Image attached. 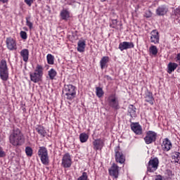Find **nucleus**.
I'll return each instance as SVG.
<instances>
[{"label": "nucleus", "mask_w": 180, "mask_h": 180, "mask_svg": "<svg viewBox=\"0 0 180 180\" xmlns=\"http://www.w3.org/2000/svg\"><path fill=\"white\" fill-rule=\"evenodd\" d=\"M157 141V133L154 131H148L146 136L144 137V141L146 144H153Z\"/></svg>", "instance_id": "7"}, {"label": "nucleus", "mask_w": 180, "mask_h": 180, "mask_svg": "<svg viewBox=\"0 0 180 180\" xmlns=\"http://www.w3.org/2000/svg\"><path fill=\"white\" fill-rule=\"evenodd\" d=\"M22 110H23V112H25V110H26V108H22Z\"/></svg>", "instance_id": "47"}, {"label": "nucleus", "mask_w": 180, "mask_h": 180, "mask_svg": "<svg viewBox=\"0 0 180 180\" xmlns=\"http://www.w3.org/2000/svg\"><path fill=\"white\" fill-rule=\"evenodd\" d=\"M8 140L10 144H12L13 147H20L25 144V135H23L22 130L15 127L10 132Z\"/></svg>", "instance_id": "1"}, {"label": "nucleus", "mask_w": 180, "mask_h": 180, "mask_svg": "<svg viewBox=\"0 0 180 180\" xmlns=\"http://www.w3.org/2000/svg\"><path fill=\"white\" fill-rule=\"evenodd\" d=\"M108 103L110 108H113V109H120V105H119V100L117 97H116V94H111L108 98Z\"/></svg>", "instance_id": "8"}, {"label": "nucleus", "mask_w": 180, "mask_h": 180, "mask_svg": "<svg viewBox=\"0 0 180 180\" xmlns=\"http://www.w3.org/2000/svg\"><path fill=\"white\" fill-rule=\"evenodd\" d=\"M20 37H21V39H22V40H26V39H27V33H26V32L21 31L20 32Z\"/></svg>", "instance_id": "36"}, {"label": "nucleus", "mask_w": 180, "mask_h": 180, "mask_svg": "<svg viewBox=\"0 0 180 180\" xmlns=\"http://www.w3.org/2000/svg\"><path fill=\"white\" fill-rule=\"evenodd\" d=\"M86 46V44H85V41H79L77 43V51H79V53H84Z\"/></svg>", "instance_id": "24"}, {"label": "nucleus", "mask_w": 180, "mask_h": 180, "mask_svg": "<svg viewBox=\"0 0 180 180\" xmlns=\"http://www.w3.org/2000/svg\"><path fill=\"white\" fill-rule=\"evenodd\" d=\"M176 63H180V53H179L176 55Z\"/></svg>", "instance_id": "41"}, {"label": "nucleus", "mask_w": 180, "mask_h": 180, "mask_svg": "<svg viewBox=\"0 0 180 180\" xmlns=\"http://www.w3.org/2000/svg\"><path fill=\"white\" fill-rule=\"evenodd\" d=\"M63 94L65 99L68 101H72L77 96V87L72 84H65Z\"/></svg>", "instance_id": "3"}, {"label": "nucleus", "mask_w": 180, "mask_h": 180, "mask_svg": "<svg viewBox=\"0 0 180 180\" xmlns=\"http://www.w3.org/2000/svg\"><path fill=\"white\" fill-rule=\"evenodd\" d=\"M77 180H88V173L84 172Z\"/></svg>", "instance_id": "35"}, {"label": "nucleus", "mask_w": 180, "mask_h": 180, "mask_svg": "<svg viewBox=\"0 0 180 180\" xmlns=\"http://www.w3.org/2000/svg\"><path fill=\"white\" fill-rule=\"evenodd\" d=\"M128 113L131 117H137V113L136 112V107L133 105H130L128 108Z\"/></svg>", "instance_id": "25"}, {"label": "nucleus", "mask_w": 180, "mask_h": 180, "mask_svg": "<svg viewBox=\"0 0 180 180\" xmlns=\"http://www.w3.org/2000/svg\"><path fill=\"white\" fill-rule=\"evenodd\" d=\"M48 75L50 79H54V78L57 77V71H56V70L52 68L48 72Z\"/></svg>", "instance_id": "29"}, {"label": "nucleus", "mask_w": 180, "mask_h": 180, "mask_svg": "<svg viewBox=\"0 0 180 180\" xmlns=\"http://www.w3.org/2000/svg\"><path fill=\"white\" fill-rule=\"evenodd\" d=\"M43 66L41 65H37V67L34 72H30V78L32 82L34 84H37V82H40L41 79H43Z\"/></svg>", "instance_id": "2"}, {"label": "nucleus", "mask_w": 180, "mask_h": 180, "mask_svg": "<svg viewBox=\"0 0 180 180\" xmlns=\"http://www.w3.org/2000/svg\"><path fill=\"white\" fill-rule=\"evenodd\" d=\"M106 0H101V2H105Z\"/></svg>", "instance_id": "46"}, {"label": "nucleus", "mask_w": 180, "mask_h": 180, "mask_svg": "<svg viewBox=\"0 0 180 180\" xmlns=\"http://www.w3.org/2000/svg\"><path fill=\"white\" fill-rule=\"evenodd\" d=\"M174 15H175V16H177V18H179V16H180V9H179V8H176L174 11Z\"/></svg>", "instance_id": "40"}, {"label": "nucleus", "mask_w": 180, "mask_h": 180, "mask_svg": "<svg viewBox=\"0 0 180 180\" xmlns=\"http://www.w3.org/2000/svg\"><path fill=\"white\" fill-rule=\"evenodd\" d=\"M155 180H163V179H162V176H161V175H158V176H156V178H155Z\"/></svg>", "instance_id": "42"}, {"label": "nucleus", "mask_w": 180, "mask_h": 180, "mask_svg": "<svg viewBox=\"0 0 180 180\" xmlns=\"http://www.w3.org/2000/svg\"><path fill=\"white\" fill-rule=\"evenodd\" d=\"M118 49L120 51L128 50L129 49H134V44L133 42L123 41L120 43Z\"/></svg>", "instance_id": "16"}, {"label": "nucleus", "mask_w": 180, "mask_h": 180, "mask_svg": "<svg viewBox=\"0 0 180 180\" xmlns=\"http://www.w3.org/2000/svg\"><path fill=\"white\" fill-rule=\"evenodd\" d=\"M169 11V8L168 6L163 4L161 6H159L156 9V15L158 16H165L168 13Z\"/></svg>", "instance_id": "13"}, {"label": "nucleus", "mask_w": 180, "mask_h": 180, "mask_svg": "<svg viewBox=\"0 0 180 180\" xmlns=\"http://www.w3.org/2000/svg\"><path fill=\"white\" fill-rule=\"evenodd\" d=\"M178 68V63L170 62L167 65V72L168 74H172L176 69Z\"/></svg>", "instance_id": "21"}, {"label": "nucleus", "mask_w": 180, "mask_h": 180, "mask_svg": "<svg viewBox=\"0 0 180 180\" xmlns=\"http://www.w3.org/2000/svg\"><path fill=\"white\" fill-rule=\"evenodd\" d=\"M103 94L105 93L103 92V89H102V88L101 87L96 88V96H98V98H102L103 96Z\"/></svg>", "instance_id": "32"}, {"label": "nucleus", "mask_w": 180, "mask_h": 180, "mask_svg": "<svg viewBox=\"0 0 180 180\" xmlns=\"http://www.w3.org/2000/svg\"><path fill=\"white\" fill-rule=\"evenodd\" d=\"M25 153L27 157H32L33 155V149L30 146L25 148Z\"/></svg>", "instance_id": "33"}, {"label": "nucleus", "mask_w": 180, "mask_h": 180, "mask_svg": "<svg viewBox=\"0 0 180 180\" xmlns=\"http://www.w3.org/2000/svg\"><path fill=\"white\" fill-rule=\"evenodd\" d=\"M34 1H36V0H24V2L28 6H32V4H33V2H34Z\"/></svg>", "instance_id": "39"}, {"label": "nucleus", "mask_w": 180, "mask_h": 180, "mask_svg": "<svg viewBox=\"0 0 180 180\" xmlns=\"http://www.w3.org/2000/svg\"><path fill=\"white\" fill-rule=\"evenodd\" d=\"M60 16L63 20H68L70 19V12L67 10H63L60 12Z\"/></svg>", "instance_id": "26"}, {"label": "nucleus", "mask_w": 180, "mask_h": 180, "mask_svg": "<svg viewBox=\"0 0 180 180\" xmlns=\"http://www.w3.org/2000/svg\"><path fill=\"white\" fill-rule=\"evenodd\" d=\"M131 130L134 131L136 136H141L143 134V127L139 122H131Z\"/></svg>", "instance_id": "12"}, {"label": "nucleus", "mask_w": 180, "mask_h": 180, "mask_svg": "<svg viewBox=\"0 0 180 180\" xmlns=\"http://www.w3.org/2000/svg\"><path fill=\"white\" fill-rule=\"evenodd\" d=\"M6 47L10 51H13L14 50H18V46L16 44V40L12 37H8L6 39Z\"/></svg>", "instance_id": "11"}, {"label": "nucleus", "mask_w": 180, "mask_h": 180, "mask_svg": "<svg viewBox=\"0 0 180 180\" xmlns=\"http://www.w3.org/2000/svg\"><path fill=\"white\" fill-rule=\"evenodd\" d=\"M94 149L96 151L98 150H102L105 146V139H98L93 141Z\"/></svg>", "instance_id": "15"}, {"label": "nucleus", "mask_w": 180, "mask_h": 180, "mask_svg": "<svg viewBox=\"0 0 180 180\" xmlns=\"http://www.w3.org/2000/svg\"><path fill=\"white\" fill-rule=\"evenodd\" d=\"M4 157H6V153L4 152V148L0 146V158H4Z\"/></svg>", "instance_id": "38"}, {"label": "nucleus", "mask_w": 180, "mask_h": 180, "mask_svg": "<svg viewBox=\"0 0 180 180\" xmlns=\"http://www.w3.org/2000/svg\"><path fill=\"white\" fill-rule=\"evenodd\" d=\"M20 54L25 63H27V61H29V49H24L21 50Z\"/></svg>", "instance_id": "22"}, {"label": "nucleus", "mask_w": 180, "mask_h": 180, "mask_svg": "<svg viewBox=\"0 0 180 180\" xmlns=\"http://www.w3.org/2000/svg\"><path fill=\"white\" fill-rule=\"evenodd\" d=\"M115 161L117 162H119L120 164H124V162L126 161V158L124 157V155L123 154L122 149H120V146H117L115 148Z\"/></svg>", "instance_id": "9"}, {"label": "nucleus", "mask_w": 180, "mask_h": 180, "mask_svg": "<svg viewBox=\"0 0 180 180\" xmlns=\"http://www.w3.org/2000/svg\"><path fill=\"white\" fill-rule=\"evenodd\" d=\"M89 136L86 133H82L79 134V140L82 143H86Z\"/></svg>", "instance_id": "30"}, {"label": "nucleus", "mask_w": 180, "mask_h": 180, "mask_svg": "<svg viewBox=\"0 0 180 180\" xmlns=\"http://www.w3.org/2000/svg\"><path fill=\"white\" fill-rule=\"evenodd\" d=\"M149 53L152 56H157L158 54V49H157L156 46L152 45L149 48Z\"/></svg>", "instance_id": "27"}, {"label": "nucleus", "mask_w": 180, "mask_h": 180, "mask_svg": "<svg viewBox=\"0 0 180 180\" xmlns=\"http://www.w3.org/2000/svg\"><path fill=\"white\" fill-rule=\"evenodd\" d=\"M109 174L111 176L114 178H118L119 176V166L113 163L110 169H108Z\"/></svg>", "instance_id": "18"}, {"label": "nucleus", "mask_w": 180, "mask_h": 180, "mask_svg": "<svg viewBox=\"0 0 180 180\" xmlns=\"http://www.w3.org/2000/svg\"><path fill=\"white\" fill-rule=\"evenodd\" d=\"M46 60L48 64L50 65H53L54 64V56L51 55V53H49L46 56Z\"/></svg>", "instance_id": "31"}, {"label": "nucleus", "mask_w": 180, "mask_h": 180, "mask_svg": "<svg viewBox=\"0 0 180 180\" xmlns=\"http://www.w3.org/2000/svg\"><path fill=\"white\" fill-rule=\"evenodd\" d=\"M108 63H109V57L103 56L100 60V66L101 70H103V68H106V67H108Z\"/></svg>", "instance_id": "23"}, {"label": "nucleus", "mask_w": 180, "mask_h": 180, "mask_svg": "<svg viewBox=\"0 0 180 180\" xmlns=\"http://www.w3.org/2000/svg\"><path fill=\"white\" fill-rule=\"evenodd\" d=\"M168 174H169V175H172V171L168 170Z\"/></svg>", "instance_id": "45"}, {"label": "nucleus", "mask_w": 180, "mask_h": 180, "mask_svg": "<svg viewBox=\"0 0 180 180\" xmlns=\"http://www.w3.org/2000/svg\"><path fill=\"white\" fill-rule=\"evenodd\" d=\"M172 158L174 162H177V164H180V153L175 152L172 155Z\"/></svg>", "instance_id": "28"}, {"label": "nucleus", "mask_w": 180, "mask_h": 180, "mask_svg": "<svg viewBox=\"0 0 180 180\" xmlns=\"http://www.w3.org/2000/svg\"><path fill=\"white\" fill-rule=\"evenodd\" d=\"M35 130L40 135L41 137H46V134H47V131H46V129L42 125H37Z\"/></svg>", "instance_id": "20"}, {"label": "nucleus", "mask_w": 180, "mask_h": 180, "mask_svg": "<svg viewBox=\"0 0 180 180\" xmlns=\"http://www.w3.org/2000/svg\"><path fill=\"white\" fill-rule=\"evenodd\" d=\"M150 41V43H153V44H160V32L157 30L151 31Z\"/></svg>", "instance_id": "14"}, {"label": "nucleus", "mask_w": 180, "mask_h": 180, "mask_svg": "<svg viewBox=\"0 0 180 180\" xmlns=\"http://www.w3.org/2000/svg\"><path fill=\"white\" fill-rule=\"evenodd\" d=\"M26 26L29 27V29L32 30L33 29V22H30V16L26 17Z\"/></svg>", "instance_id": "34"}, {"label": "nucleus", "mask_w": 180, "mask_h": 180, "mask_svg": "<svg viewBox=\"0 0 180 180\" xmlns=\"http://www.w3.org/2000/svg\"><path fill=\"white\" fill-rule=\"evenodd\" d=\"M61 165L63 168H70L71 165H72V158H71L70 153H66L63 155Z\"/></svg>", "instance_id": "10"}, {"label": "nucleus", "mask_w": 180, "mask_h": 180, "mask_svg": "<svg viewBox=\"0 0 180 180\" xmlns=\"http://www.w3.org/2000/svg\"><path fill=\"white\" fill-rule=\"evenodd\" d=\"M0 2H1L2 4H6L8 3V0H0Z\"/></svg>", "instance_id": "43"}, {"label": "nucleus", "mask_w": 180, "mask_h": 180, "mask_svg": "<svg viewBox=\"0 0 180 180\" xmlns=\"http://www.w3.org/2000/svg\"><path fill=\"white\" fill-rule=\"evenodd\" d=\"M145 102H148L150 105H154V96H153V93L147 90L145 92Z\"/></svg>", "instance_id": "19"}, {"label": "nucleus", "mask_w": 180, "mask_h": 180, "mask_svg": "<svg viewBox=\"0 0 180 180\" xmlns=\"http://www.w3.org/2000/svg\"><path fill=\"white\" fill-rule=\"evenodd\" d=\"M110 26L112 29H115V27H117V20H112V22L110 25Z\"/></svg>", "instance_id": "37"}, {"label": "nucleus", "mask_w": 180, "mask_h": 180, "mask_svg": "<svg viewBox=\"0 0 180 180\" xmlns=\"http://www.w3.org/2000/svg\"><path fill=\"white\" fill-rule=\"evenodd\" d=\"M160 164V160L158 158H154L150 159L147 165L148 172H155L158 169V165Z\"/></svg>", "instance_id": "6"}, {"label": "nucleus", "mask_w": 180, "mask_h": 180, "mask_svg": "<svg viewBox=\"0 0 180 180\" xmlns=\"http://www.w3.org/2000/svg\"><path fill=\"white\" fill-rule=\"evenodd\" d=\"M179 67L177 68V72H179V71H180V63H179Z\"/></svg>", "instance_id": "44"}, {"label": "nucleus", "mask_w": 180, "mask_h": 180, "mask_svg": "<svg viewBox=\"0 0 180 180\" xmlns=\"http://www.w3.org/2000/svg\"><path fill=\"white\" fill-rule=\"evenodd\" d=\"M0 78L4 82L9 79V69L8 68V63L5 59H2L0 61Z\"/></svg>", "instance_id": "4"}, {"label": "nucleus", "mask_w": 180, "mask_h": 180, "mask_svg": "<svg viewBox=\"0 0 180 180\" xmlns=\"http://www.w3.org/2000/svg\"><path fill=\"white\" fill-rule=\"evenodd\" d=\"M38 155L44 165H47L49 162V151L44 146L39 147L38 150Z\"/></svg>", "instance_id": "5"}, {"label": "nucleus", "mask_w": 180, "mask_h": 180, "mask_svg": "<svg viewBox=\"0 0 180 180\" xmlns=\"http://www.w3.org/2000/svg\"><path fill=\"white\" fill-rule=\"evenodd\" d=\"M161 147L162 151H169L172 148V143H171L168 138H165L163 139Z\"/></svg>", "instance_id": "17"}]
</instances>
